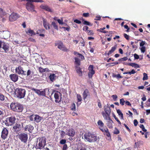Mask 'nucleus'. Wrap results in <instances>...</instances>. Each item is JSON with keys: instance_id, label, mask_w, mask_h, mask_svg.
Masks as SVG:
<instances>
[{"instance_id": "nucleus-31", "label": "nucleus", "mask_w": 150, "mask_h": 150, "mask_svg": "<svg viewBox=\"0 0 150 150\" xmlns=\"http://www.w3.org/2000/svg\"><path fill=\"white\" fill-rule=\"evenodd\" d=\"M75 59V64H76L77 66H79L80 65V60L78 58L76 57L74 58Z\"/></svg>"}, {"instance_id": "nucleus-51", "label": "nucleus", "mask_w": 150, "mask_h": 150, "mask_svg": "<svg viewBox=\"0 0 150 150\" xmlns=\"http://www.w3.org/2000/svg\"><path fill=\"white\" fill-rule=\"evenodd\" d=\"M120 103L122 105H123L124 104V103H125V101L123 98H122L120 99Z\"/></svg>"}, {"instance_id": "nucleus-36", "label": "nucleus", "mask_w": 150, "mask_h": 150, "mask_svg": "<svg viewBox=\"0 0 150 150\" xmlns=\"http://www.w3.org/2000/svg\"><path fill=\"white\" fill-rule=\"evenodd\" d=\"M104 134L108 137V140H110L111 139L110 134L108 130L104 133Z\"/></svg>"}, {"instance_id": "nucleus-28", "label": "nucleus", "mask_w": 150, "mask_h": 150, "mask_svg": "<svg viewBox=\"0 0 150 150\" xmlns=\"http://www.w3.org/2000/svg\"><path fill=\"white\" fill-rule=\"evenodd\" d=\"M108 120H109L107 122V126L109 128H111L112 127V124L113 123V122L110 117H109V118H108Z\"/></svg>"}, {"instance_id": "nucleus-40", "label": "nucleus", "mask_w": 150, "mask_h": 150, "mask_svg": "<svg viewBox=\"0 0 150 150\" xmlns=\"http://www.w3.org/2000/svg\"><path fill=\"white\" fill-rule=\"evenodd\" d=\"M112 76L113 77L116 78L117 79H119L120 78H122V77L119 74L116 75L114 73H113L112 75Z\"/></svg>"}, {"instance_id": "nucleus-62", "label": "nucleus", "mask_w": 150, "mask_h": 150, "mask_svg": "<svg viewBox=\"0 0 150 150\" xmlns=\"http://www.w3.org/2000/svg\"><path fill=\"white\" fill-rule=\"evenodd\" d=\"M89 13H84L83 14V16L85 17H89Z\"/></svg>"}, {"instance_id": "nucleus-17", "label": "nucleus", "mask_w": 150, "mask_h": 150, "mask_svg": "<svg viewBox=\"0 0 150 150\" xmlns=\"http://www.w3.org/2000/svg\"><path fill=\"white\" fill-rule=\"evenodd\" d=\"M42 21H43V25L45 28L47 30L50 29V26L47 22V20L44 18H43Z\"/></svg>"}, {"instance_id": "nucleus-42", "label": "nucleus", "mask_w": 150, "mask_h": 150, "mask_svg": "<svg viewBox=\"0 0 150 150\" xmlns=\"http://www.w3.org/2000/svg\"><path fill=\"white\" fill-rule=\"evenodd\" d=\"M35 115L33 114L31 115L29 117L30 120L31 121H34L35 118Z\"/></svg>"}, {"instance_id": "nucleus-41", "label": "nucleus", "mask_w": 150, "mask_h": 150, "mask_svg": "<svg viewBox=\"0 0 150 150\" xmlns=\"http://www.w3.org/2000/svg\"><path fill=\"white\" fill-rule=\"evenodd\" d=\"M51 25L53 26L54 28L57 30H58V26L56 24V23L54 21L52 22L51 23Z\"/></svg>"}, {"instance_id": "nucleus-63", "label": "nucleus", "mask_w": 150, "mask_h": 150, "mask_svg": "<svg viewBox=\"0 0 150 150\" xmlns=\"http://www.w3.org/2000/svg\"><path fill=\"white\" fill-rule=\"evenodd\" d=\"M124 36L125 38L127 40H128L129 39V36L125 33H124L123 35Z\"/></svg>"}, {"instance_id": "nucleus-32", "label": "nucleus", "mask_w": 150, "mask_h": 150, "mask_svg": "<svg viewBox=\"0 0 150 150\" xmlns=\"http://www.w3.org/2000/svg\"><path fill=\"white\" fill-rule=\"evenodd\" d=\"M117 46L115 45L112 47L111 49L110 50L108 53L107 54V55L108 56H109V55L111 54L112 53H113L116 49Z\"/></svg>"}, {"instance_id": "nucleus-48", "label": "nucleus", "mask_w": 150, "mask_h": 150, "mask_svg": "<svg viewBox=\"0 0 150 150\" xmlns=\"http://www.w3.org/2000/svg\"><path fill=\"white\" fill-rule=\"evenodd\" d=\"M31 73L32 71L30 69H29L28 70L27 72H26V75H24L27 76H30Z\"/></svg>"}, {"instance_id": "nucleus-13", "label": "nucleus", "mask_w": 150, "mask_h": 150, "mask_svg": "<svg viewBox=\"0 0 150 150\" xmlns=\"http://www.w3.org/2000/svg\"><path fill=\"white\" fill-rule=\"evenodd\" d=\"M93 134H92L90 133H85L83 136L85 140L91 142Z\"/></svg>"}, {"instance_id": "nucleus-24", "label": "nucleus", "mask_w": 150, "mask_h": 150, "mask_svg": "<svg viewBox=\"0 0 150 150\" xmlns=\"http://www.w3.org/2000/svg\"><path fill=\"white\" fill-rule=\"evenodd\" d=\"M49 77L50 80L52 81H53L57 78V76L56 74H50Z\"/></svg>"}, {"instance_id": "nucleus-46", "label": "nucleus", "mask_w": 150, "mask_h": 150, "mask_svg": "<svg viewBox=\"0 0 150 150\" xmlns=\"http://www.w3.org/2000/svg\"><path fill=\"white\" fill-rule=\"evenodd\" d=\"M148 79V76L147 74L146 73H143V80H146Z\"/></svg>"}, {"instance_id": "nucleus-4", "label": "nucleus", "mask_w": 150, "mask_h": 150, "mask_svg": "<svg viewBox=\"0 0 150 150\" xmlns=\"http://www.w3.org/2000/svg\"><path fill=\"white\" fill-rule=\"evenodd\" d=\"M0 49H3L4 52L6 53L9 51V45L8 44L2 40H0Z\"/></svg>"}, {"instance_id": "nucleus-12", "label": "nucleus", "mask_w": 150, "mask_h": 150, "mask_svg": "<svg viewBox=\"0 0 150 150\" xmlns=\"http://www.w3.org/2000/svg\"><path fill=\"white\" fill-rule=\"evenodd\" d=\"M21 128L22 126L21 125L16 123L13 126V130L14 132L17 133L21 130Z\"/></svg>"}, {"instance_id": "nucleus-37", "label": "nucleus", "mask_w": 150, "mask_h": 150, "mask_svg": "<svg viewBox=\"0 0 150 150\" xmlns=\"http://www.w3.org/2000/svg\"><path fill=\"white\" fill-rule=\"evenodd\" d=\"M6 14L5 12L2 9L0 8V17H2Z\"/></svg>"}, {"instance_id": "nucleus-23", "label": "nucleus", "mask_w": 150, "mask_h": 150, "mask_svg": "<svg viewBox=\"0 0 150 150\" xmlns=\"http://www.w3.org/2000/svg\"><path fill=\"white\" fill-rule=\"evenodd\" d=\"M60 94V93L58 92L57 93H55L54 94V97L55 99V102L56 103H59L60 102V100H59V96Z\"/></svg>"}, {"instance_id": "nucleus-21", "label": "nucleus", "mask_w": 150, "mask_h": 150, "mask_svg": "<svg viewBox=\"0 0 150 150\" xmlns=\"http://www.w3.org/2000/svg\"><path fill=\"white\" fill-rule=\"evenodd\" d=\"M33 129V127L30 125H26L25 128V130L28 131L30 133L32 132Z\"/></svg>"}, {"instance_id": "nucleus-5", "label": "nucleus", "mask_w": 150, "mask_h": 150, "mask_svg": "<svg viewBox=\"0 0 150 150\" xmlns=\"http://www.w3.org/2000/svg\"><path fill=\"white\" fill-rule=\"evenodd\" d=\"M18 137L22 142L27 144L28 139V136L27 134L22 132L18 134Z\"/></svg>"}, {"instance_id": "nucleus-30", "label": "nucleus", "mask_w": 150, "mask_h": 150, "mask_svg": "<svg viewBox=\"0 0 150 150\" xmlns=\"http://www.w3.org/2000/svg\"><path fill=\"white\" fill-rule=\"evenodd\" d=\"M76 68H77V69L76 70V72L77 73H78V75L79 76H81L82 74V73L81 69L80 68L78 67L77 66H76Z\"/></svg>"}, {"instance_id": "nucleus-38", "label": "nucleus", "mask_w": 150, "mask_h": 150, "mask_svg": "<svg viewBox=\"0 0 150 150\" xmlns=\"http://www.w3.org/2000/svg\"><path fill=\"white\" fill-rule=\"evenodd\" d=\"M101 114L105 120H107L108 118H109V117H110L109 116H108V115H107L106 114L105 112V113L103 111L102 112Z\"/></svg>"}, {"instance_id": "nucleus-9", "label": "nucleus", "mask_w": 150, "mask_h": 150, "mask_svg": "<svg viewBox=\"0 0 150 150\" xmlns=\"http://www.w3.org/2000/svg\"><path fill=\"white\" fill-rule=\"evenodd\" d=\"M16 72L18 74H21L22 75H26V71H24L23 68L21 66H19L18 67H16L15 69Z\"/></svg>"}, {"instance_id": "nucleus-19", "label": "nucleus", "mask_w": 150, "mask_h": 150, "mask_svg": "<svg viewBox=\"0 0 150 150\" xmlns=\"http://www.w3.org/2000/svg\"><path fill=\"white\" fill-rule=\"evenodd\" d=\"M104 110L105 112L108 116H110L111 112V110L110 107L108 106L105 105L104 107Z\"/></svg>"}, {"instance_id": "nucleus-2", "label": "nucleus", "mask_w": 150, "mask_h": 150, "mask_svg": "<svg viewBox=\"0 0 150 150\" xmlns=\"http://www.w3.org/2000/svg\"><path fill=\"white\" fill-rule=\"evenodd\" d=\"M15 93L17 97L22 98H23L25 94V90L22 88H16L15 91Z\"/></svg>"}, {"instance_id": "nucleus-53", "label": "nucleus", "mask_w": 150, "mask_h": 150, "mask_svg": "<svg viewBox=\"0 0 150 150\" xmlns=\"http://www.w3.org/2000/svg\"><path fill=\"white\" fill-rule=\"evenodd\" d=\"M66 140L65 139H62L59 142V143L61 144H65V143H66Z\"/></svg>"}, {"instance_id": "nucleus-34", "label": "nucleus", "mask_w": 150, "mask_h": 150, "mask_svg": "<svg viewBox=\"0 0 150 150\" xmlns=\"http://www.w3.org/2000/svg\"><path fill=\"white\" fill-rule=\"evenodd\" d=\"M128 65L133 67L135 68H138L139 67V66L138 64L135 63H129L128 64Z\"/></svg>"}, {"instance_id": "nucleus-64", "label": "nucleus", "mask_w": 150, "mask_h": 150, "mask_svg": "<svg viewBox=\"0 0 150 150\" xmlns=\"http://www.w3.org/2000/svg\"><path fill=\"white\" fill-rule=\"evenodd\" d=\"M67 144H64V145L62 150H67Z\"/></svg>"}, {"instance_id": "nucleus-56", "label": "nucleus", "mask_w": 150, "mask_h": 150, "mask_svg": "<svg viewBox=\"0 0 150 150\" xmlns=\"http://www.w3.org/2000/svg\"><path fill=\"white\" fill-rule=\"evenodd\" d=\"M39 70L40 73H42L45 71V69H43L41 67H39Z\"/></svg>"}, {"instance_id": "nucleus-11", "label": "nucleus", "mask_w": 150, "mask_h": 150, "mask_svg": "<svg viewBox=\"0 0 150 150\" xmlns=\"http://www.w3.org/2000/svg\"><path fill=\"white\" fill-rule=\"evenodd\" d=\"M8 135V131L6 128H4L1 132V137L4 139L6 138Z\"/></svg>"}, {"instance_id": "nucleus-55", "label": "nucleus", "mask_w": 150, "mask_h": 150, "mask_svg": "<svg viewBox=\"0 0 150 150\" xmlns=\"http://www.w3.org/2000/svg\"><path fill=\"white\" fill-rule=\"evenodd\" d=\"M113 117L120 124H121V122L119 121V120H118V119L117 118V117H116L115 115L114 114H113Z\"/></svg>"}, {"instance_id": "nucleus-52", "label": "nucleus", "mask_w": 150, "mask_h": 150, "mask_svg": "<svg viewBox=\"0 0 150 150\" xmlns=\"http://www.w3.org/2000/svg\"><path fill=\"white\" fill-rule=\"evenodd\" d=\"M83 23L84 25H92L89 22L87 21H84L83 22Z\"/></svg>"}, {"instance_id": "nucleus-10", "label": "nucleus", "mask_w": 150, "mask_h": 150, "mask_svg": "<svg viewBox=\"0 0 150 150\" xmlns=\"http://www.w3.org/2000/svg\"><path fill=\"white\" fill-rule=\"evenodd\" d=\"M29 1L26 4V6L27 9L28 10L30 11L31 12L35 11L34 10V6L31 3V2Z\"/></svg>"}, {"instance_id": "nucleus-18", "label": "nucleus", "mask_w": 150, "mask_h": 150, "mask_svg": "<svg viewBox=\"0 0 150 150\" xmlns=\"http://www.w3.org/2000/svg\"><path fill=\"white\" fill-rule=\"evenodd\" d=\"M83 99L85 100L87 97L90 96L89 92L87 89H85L83 91Z\"/></svg>"}, {"instance_id": "nucleus-15", "label": "nucleus", "mask_w": 150, "mask_h": 150, "mask_svg": "<svg viewBox=\"0 0 150 150\" xmlns=\"http://www.w3.org/2000/svg\"><path fill=\"white\" fill-rule=\"evenodd\" d=\"M75 132L74 130L72 129H69L66 132V134L71 137L74 136Z\"/></svg>"}, {"instance_id": "nucleus-35", "label": "nucleus", "mask_w": 150, "mask_h": 150, "mask_svg": "<svg viewBox=\"0 0 150 150\" xmlns=\"http://www.w3.org/2000/svg\"><path fill=\"white\" fill-rule=\"evenodd\" d=\"M117 112L119 115L120 116L121 119L122 120L124 119V117L123 113L120 109L117 110Z\"/></svg>"}, {"instance_id": "nucleus-57", "label": "nucleus", "mask_w": 150, "mask_h": 150, "mask_svg": "<svg viewBox=\"0 0 150 150\" xmlns=\"http://www.w3.org/2000/svg\"><path fill=\"white\" fill-rule=\"evenodd\" d=\"M78 55H79V58L81 60H82L84 59V57L80 53H78Z\"/></svg>"}, {"instance_id": "nucleus-1", "label": "nucleus", "mask_w": 150, "mask_h": 150, "mask_svg": "<svg viewBox=\"0 0 150 150\" xmlns=\"http://www.w3.org/2000/svg\"><path fill=\"white\" fill-rule=\"evenodd\" d=\"M10 107L13 110L18 112H22L23 109V106L17 103H11Z\"/></svg>"}, {"instance_id": "nucleus-49", "label": "nucleus", "mask_w": 150, "mask_h": 150, "mask_svg": "<svg viewBox=\"0 0 150 150\" xmlns=\"http://www.w3.org/2000/svg\"><path fill=\"white\" fill-rule=\"evenodd\" d=\"M128 59V58L127 57H124L119 59L118 60L120 62H123L125 61Z\"/></svg>"}, {"instance_id": "nucleus-26", "label": "nucleus", "mask_w": 150, "mask_h": 150, "mask_svg": "<svg viewBox=\"0 0 150 150\" xmlns=\"http://www.w3.org/2000/svg\"><path fill=\"white\" fill-rule=\"evenodd\" d=\"M42 118V117H40L38 115H35L34 121L36 122H40Z\"/></svg>"}, {"instance_id": "nucleus-27", "label": "nucleus", "mask_w": 150, "mask_h": 150, "mask_svg": "<svg viewBox=\"0 0 150 150\" xmlns=\"http://www.w3.org/2000/svg\"><path fill=\"white\" fill-rule=\"evenodd\" d=\"M40 7L42 9L45 10L47 11H49L50 12H52L50 8L49 7V6H44L43 5H42L40 6Z\"/></svg>"}, {"instance_id": "nucleus-45", "label": "nucleus", "mask_w": 150, "mask_h": 150, "mask_svg": "<svg viewBox=\"0 0 150 150\" xmlns=\"http://www.w3.org/2000/svg\"><path fill=\"white\" fill-rule=\"evenodd\" d=\"M77 98L78 100V102H81L82 100L81 96L79 94L77 95Z\"/></svg>"}, {"instance_id": "nucleus-60", "label": "nucleus", "mask_w": 150, "mask_h": 150, "mask_svg": "<svg viewBox=\"0 0 150 150\" xmlns=\"http://www.w3.org/2000/svg\"><path fill=\"white\" fill-rule=\"evenodd\" d=\"M145 47H142L140 49L141 52L142 53H144L145 50Z\"/></svg>"}, {"instance_id": "nucleus-59", "label": "nucleus", "mask_w": 150, "mask_h": 150, "mask_svg": "<svg viewBox=\"0 0 150 150\" xmlns=\"http://www.w3.org/2000/svg\"><path fill=\"white\" fill-rule=\"evenodd\" d=\"M112 98L113 100L114 101H116L117 100V96L116 95H113L112 96Z\"/></svg>"}, {"instance_id": "nucleus-16", "label": "nucleus", "mask_w": 150, "mask_h": 150, "mask_svg": "<svg viewBox=\"0 0 150 150\" xmlns=\"http://www.w3.org/2000/svg\"><path fill=\"white\" fill-rule=\"evenodd\" d=\"M9 77L13 81L16 82L18 80V76L16 74H11L9 75Z\"/></svg>"}, {"instance_id": "nucleus-7", "label": "nucleus", "mask_w": 150, "mask_h": 150, "mask_svg": "<svg viewBox=\"0 0 150 150\" xmlns=\"http://www.w3.org/2000/svg\"><path fill=\"white\" fill-rule=\"evenodd\" d=\"M31 90L32 91H34L38 95L43 96H45V91H47L48 90L47 89L44 90V89L43 91H41L40 90L36 89L34 88H31Z\"/></svg>"}, {"instance_id": "nucleus-50", "label": "nucleus", "mask_w": 150, "mask_h": 150, "mask_svg": "<svg viewBox=\"0 0 150 150\" xmlns=\"http://www.w3.org/2000/svg\"><path fill=\"white\" fill-rule=\"evenodd\" d=\"M98 125L101 127H103L104 126V124L103 122L100 120H99L98 122Z\"/></svg>"}, {"instance_id": "nucleus-61", "label": "nucleus", "mask_w": 150, "mask_h": 150, "mask_svg": "<svg viewBox=\"0 0 150 150\" xmlns=\"http://www.w3.org/2000/svg\"><path fill=\"white\" fill-rule=\"evenodd\" d=\"M87 33L88 35H92L93 34V31L91 30H88Z\"/></svg>"}, {"instance_id": "nucleus-25", "label": "nucleus", "mask_w": 150, "mask_h": 150, "mask_svg": "<svg viewBox=\"0 0 150 150\" xmlns=\"http://www.w3.org/2000/svg\"><path fill=\"white\" fill-rule=\"evenodd\" d=\"M13 87L9 83L8 85L6 86V90L8 91L9 93H11L13 92Z\"/></svg>"}, {"instance_id": "nucleus-39", "label": "nucleus", "mask_w": 150, "mask_h": 150, "mask_svg": "<svg viewBox=\"0 0 150 150\" xmlns=\"http://www.w3.org/2000/svg\"><path fill=\"white\" fill-rule=\"evenodd\" d=\"M86 148V146L83 145H81L80 147H78L77 150H87Z\"/></svg>"}, {"instance_id": "nucleus-14", "label": "nucleus", "mask_w": 150, "mask_h": 150, "mask_svg": "<svg viewBox=\"0 0 150 150\" xmlns=\"http://www.w3.org/2000/svg\"><path fill=\"white\" fill-rule=\"evenodd\" d=\"M57 47L58 49L64 52H67L69 50L68 49L66 48L61 42H60L57 44Z\"/></svg>"}, {"instance_id": "nucleus-8", "label": "nucleus", "mask_w": 150, "mask_h": 150, "mask_svg": "<svg viewBox=\"0 0 150 150\" xmlns=\"http://www.w3.org/2000/svg\"><path fill=\"white\" fill-rule=\"evenodd\" d=\"M19 17L17 13H13L9 16V19L10 21L13 22L16 20Z\"/></svg>"}, {"instance_id": "nucleus-43", "label": "nucleus", "mask_w": 150, "mask_h": 150, "mask_svg": "<svg viewBox=\"0 0 150 150\" xmlns=\"http://www.w3.org/2000/svg\"><path fill=\"white\" fill-rule=\"evenodd\" d=\"M28 33L30 34L31 35H35L36 34L33 30H31L30 29L28 30Z\"/></svg>"}, {"instance_id": "nucleus-54", "label": "nucleus", "mask_w": 150, "mask_h": 150, "mask_svg": "<svg viewBox=\"0 0 150 150\" xmlns=\"http://www.w3.org/2000/svg\"><path fill=\"white\" fill-rule=\"evenodd\" d=\"M71 109L74 111H75L76 110V106L75 104L74 103H73L72 105V108Z\"/></svg>"}, {"instance_id": "nucleus-58", "label": "nucleus", "mask_w": 150, "mask_h": 150, "mask_svg": "<svg viewBox=\"0 0 150 150\" xmlns=\"http://www.w3.org/2000/svg\"><path fill=\"white\" fill-rule=\"evenodd\" d=\"M57 21H58V22L60 24H64V23L63 22V21L62 20H60V19H57Z\"/></svg>"}, {"instance_id": "nucleus-33", "label": "nucleus", "mask_w": 150, "mask_h": 150, "mask_svg": "<svg viewBox=\"0 0 150 150\" xmlns=\"http://www.w3.org/2000/svg\"><path fill=\"white\" fill-rule=\"evenodd\" d=\"M7 98L0 93V100L2 101H6Z\"/></svg>"}, {"instance_id": "nucleus-44", "label": "nucleus", "mask_w": 150, "mask_h": 150, "mask_svg": "<svg viewBox=\"0 0 150 150\" xmlns=\"http://www.w3.org/2000/svg\"><path fill=\"white\" fill-rule=\"evenodd\" d=\"M27 1H29L30 2H44L42 0H26Z\"/></svg>"}, {"instance_id": "nucleus-3", "label": "nucleus", "mask_w": 150, "mask_h": 150, "mask_svg": "<svg viewBox=\"0 0 150 150\" xmlns=\"http://www.w3.org/2000/svg\"><path fill=\"white\" fill-rule=\"evenodd\" d=\"M46 139L45 137L40 138L38 141V143L36 146V149H41L44 147L46 145Z\"/></svg>"}, {"instance_id": "nucleus-6", "label": "nucleus", "mask_w": 150, "mask_h": 150, "mask_svg": "<svg viewBox=\"0 0 150 150\" xmlns=\"http://www.w3.org/2000/svg\"><path fill=\"white\" fill-rule=\"evenodd\" d=\"M16 120L15 117L11 116L6 118V120L5 121V123L7 126L11 125L15 122Z\"/></svg>"}, {"instance_id": "nucleus-47", "label": "nucleus", "mask_w": 150, "mask_h": 150, "mask_svg": "<svg viewBox=\"0 0 150 150\" xmlns=\"http://www.w3.org/2000/svg\"><path fill=\"white\" fill-rule=\"evenodd\" d=\"M139 127L141 128H142L143 131L144 132H146L147 130L144 127L143 125L141 124Z\"/></svg>"}, {"instance_id": "nucleus-22", "label": "nucleus", "mask_w": 150, "mask_h": 150, "mask_svg": "<svg viewBox=\"0 0 150 150\" xmlns=\"http://www.w3.org/2000/svg\"><path fill=\"white\" fill-rule=\"evenodd\" d=\"M91 139V142H93L98 141H99V137L93 134L92 137Z\"/></svg>"}, {"instance_id": "nucleus-29", "label": "nucleus", "mask_w": 150, "mask_h": 150, "mask_svg": "<svg viewBox=\"0 0 150 150\" xmlns=\"http://www.w3.org/2000/svg\"><path fill=\"white\" fill-rule=\"evenodd\" d=\"M35 99L34 95L32 93L29 94L28 96V99L30 101H33Z\"/></svg>"}, {"instance_id": "nucleus-20", "label": "nucleus", "mask_w": 150, "mask_h": 150, "mask_svg": "<svg viewBox=\"0 0 150 150\" xmlns=\"http://www.w3.org/2000/svg\"><path fill=\"white\" fill-rule=\"evenodd\" d=\"M3 37H1V38L4 39L8 38L10 37V34L9 32L5 31H3Z\"/></svg>"}]
</instances>
